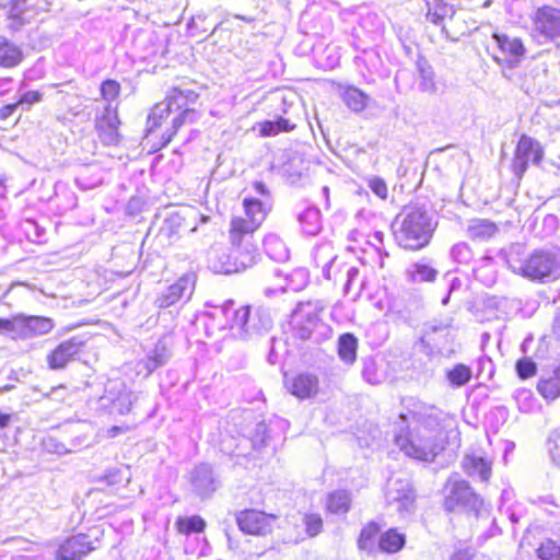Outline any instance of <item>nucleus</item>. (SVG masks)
Here are the masks:
<instances>
[{"instance_id":"obj_1","label":"nucleus","mask_w":560,"mask_h":560,"mask_svg":"<svg viewBox=\"0 0 560 560\" xmlns=\"http://www.w3.org/2000/svg\"><path fill=\"white\" fill-rule=\"evenodd\" d=\"M407 413L399 416L408 430L395 433V444L406 456L433 462L443 451V431L451 420L448 413L434 405L408 398L406 400Z\"/></svg>"},{"instance_id":"obj_2","label":"nucleus","mask_w":560,"mask_h":560,"mask_svg":"<svg viewBox=\"0 0 560 560\" xmlns=\"http://www.w3.org/2000/svg\"><path fill=\"white\" fill-rule=\"evenodd\" d=\"M434 217L424 206H407L395 218L392 229L396 243L409 250L424 248L436 229Z\"/></svg>"},{"instance_id":"obj_3","label":"nucleus","mask_w":560,"mask_h":560,"mask_svg":"<svg viewBox=\"0 0 560 560\" xmlns=\"http://www.w3.org/2000/svg\"><path fill=\"white\" fill-rule=\"evenodd\" d=\"M213 315L224 316L226 320L224 327L231 330L233 337L242 340L260 336L272 327V318L268 310L262 307L252 310L250 306L236 310L232 300L225 301Z\"/></svg>"},{"instance_id":"obj_4","label":"nucleus","mask_w":560,"mask_h":560,"mask_svg":"<svg viewBox=\"0 0 560 560\" xmlns=\"http://www.w3.org/2000/svg\"><path fill=\"white\" fill-rule=\"evenodd\" d=\"M506 261L514 273L530 280L549 282L560 278V256L555 250L538 249L524 260L509 256Z\"/></svg>"},{"instance_id":"obj_5","label":"nucleus","mask_w":560,"mask_h":560,"mask_svg":"<svg viewBox=\"0 0 560 560\" xmlns=\"http://www.w3.org/2000/svg\"><path fill=\"white\" fill-rule=\"evenodd\" d=\"M325 306L322 300L304 301L296 305L291 324L298 338L320 342L330 336L331 329L319 317Z\"/></svg>"},{"instance_id":"obj_6","label":"nucleus","mask_w":560,"mask_h":560,"mask_svg":"<svg viewBox=\"0 0 560 560\" xmlns=\"http://www.w3.org/2000/svg\"><path fill=\"white\" fill-rule=\"evenodd\" d=\"M445 491L444 509L447 512L466 511L474 512L476 515L480 513L482 499L467 481L459 479L457 474L447 479Z\"/></svg>"},{"instance_id":"obj_7","label":"nucleus","mask_w":560,"mask_h":560,"mask_svg":"<svg viewBox=\"0 0 560 560\" xmlns=\"http://www.w3.org/2000/svg\"><path fill=\"white\" fill-rule=\"evenodd\" d=\"M533 36L540 43H553L560 38V9L544 4L530 15Z\"/></svg>"},{"instance_id":"obj_8","label":"nucleus","mask_w":560,"mask_h":560,"mask_svg":"<svg viewBox=\"0 0 560 560\" xmlns=\"http://www.w3.org/2000/svg\"><path fill=\"white\" fill-rule=\"evenodd\" d=\"M47 7L46 0H11L5 12V27L13 33L19 32L35 21Z\"/></svg>"},{"instance_id":"obj_9","label":"nucleus","mask_w":560,"mask_h":560,"mask_svg":"<svg viewBox=\"0 0 560 560\" xmlns=\"http://www.w3.org/2000/svg\"><path fill=\"white\" fill-rule=\"evenodd\" d=\"M230 243L233 260L237 271H244L255 266L259 259V252L254 234L230 226Z\"/></svg>"},{"instance_id":"obj_10","label":"nucleus","mask_w":560,"mask_h":560,"mask_svg":"<svg viewBox=\"0 0 560 560\" xmlns=\"http://www.w3.org/2000/svg\"><path fill=\"white\" fill-rule=\"evenodd\" d=\"M197 275L192 271L180 276L174 283L162 289L155 300L154 305L159 308H167L177 304H185L195 291Z\"/></svg>"},{"instance_id":"obj_11","label":"nucleus","mask_w":560,"mask_h":560,"mask_svg":"<svg viewBox=\"0 0 560 560\" xmlns=\"http://www.w3.org/2000/svg\"><path fill=\"white\" fill-rule=\"evenodd\" d=\"M386 502L393 506L400 517L415 512L416 495L408 479L392 477L387 481Z\"/></svg>"},{"instance_id":"obj_12","label":"nucleus","mask_w":560,"mask_h":560,"mask_svg":"<svg viewBox=\"0 0 560 560\" xmlns=\"http://www.w3.org/2000/svg\"><path fill=\"white\" fill-rule=\"evenodd\" d=\"M544 148L534 138L522 135L516 144L512 160V172L521 179L528 168L529 163L539 165L544 159Z\"/></svg>"},{"instance_id":"obj_13","label":"nucleus","mask_w":560,"mask_h":560,"mask_svg":"<svg viewBox=\"0 0 560 560\" xmlns=\"http://www.w3.org/2000/svg\"><path fill=\"white\" fill-rule=\"evenodd\" d=\"M137 399L138 395L131 392L124 382L113 380L106 383L100 404L103 408H108L112 413L126 415Z\"/></svg>"},{"instance_id":"obj_14","label":"nucleus","mask_w":560,"mask_h":560,"mask_svg":"<svg viewBox=\"0 0 560 560\" xmlns=\"http://www.w3.org/2000/svg\"><path fill=\"white\" fill-rule=\"evenodd\" d=\"M88 342L85 336H73L60 342L48 355L47 364L51 370H62L83 350Z\"/></svg>"},{"instance_id":"obj_15","label":"nucleus","mask_w":560,"mask_h":560,"mask_svg":"<svg viewBox=\"0 0 560 560\" xmlns=\"http://www.w3.org/2000/svg\"><path fill=\"white\" fill-rule=\"evenodd\" d=\"M246 218L236 217L231 220L230 226L242 230L245 233L254 234L266 219L268 208L264 202L256 198H245L243 200Z\"/></svg>"},{"instance_id":"obj_16","label":"nucleus","mask_w":560,"mask_h":560,"mask_svg":"<svg viewBox=\"0 0 560 560\" xmlns=\"http://www.w3.org/2000/svg\"><path fill=\"white\" fill-rule=\"evenodd\" d=\"M100 530L94 528L88 534H78L68 538L58 549V557L62 560H80L96 547L93 545L91 537L97 540Z\"/></svg>"},{"instance_id":"obj_17","label":"nucleus","mask_w":560,"mask_h":560,"mask_svg":"<svg viewBox=\"0 0 560 560\" xmlns=\"http://www.w3.org/2000/svg\"><path fill=\"white\" fill-rule=\"evenodd\" d=\"M276 516L258 510H245L237 517L240 529L250 535H266L271 532Z\"/></svg>"},{"instance_id":"obj_18","label":"nucleus","mask_w":560,"mask_h":560,"mask_svg":"<svg viewBox=\"0 0 560 560\" xmlns=\"http://www.w3.org/2000/svg\"><path fill=\"white\" fill-rule=\"evenodd\" d=\"M493 39L499 49V54L493 57L498 63L515 67L521 62L525 55V47L520 38L494 34Z\"/></svg>"},{"instance_id":"obj_19","label":"nucleus","mask_w":560,"mask_h":560,"mask_svg":"<svg viewBox=\"0 0 560 560\" xmlns=\"http://www.w3.org/2000/svg\"><path fill=\"white\" fill-rule=\"evenodd\" d=\"M120 121L117 110L107 105L102 115L95 119V129L100 140L105 145H115L119 142L120 135L118 132Z\"/></svg>"},{"instance_id":"obj_20","label":"nucleus","mask_w":560,"mask_h":560,"mask_svg":"<svg viewBox=\"0 0 560 560\" xmlns=\"http://www.w3.org/2000/svg\"><path fill=\"white\" fill-rule=\"evenodd\" d=\"M190 483L194 491L201 498L210 497L218 488V480L212 467L208 464H200L194 468L190 472Z\"/></svg>"},{"instance_id":"obj_21","label":"nucleus","mask_w":560,"mask_h":560,"mask_svg":"<svg viewBox=\"0 0 560 560\" xmlns=\"http://www.w3.org/2000/svg\"><path fill=\"white\" fill-rule=\"evenodd\" d=\"M312 258L315 267L322 269V276L326 280H331V269L335 267L338 255L331 243H320L312 250Z\"/></svg>"},{"instance_id":"obj_22","label":"nucleus","mask_w":560,"mask_h":560,"mask_svg":"<svg viewBox=\"0 0 560 560\" xmlns=\"http://www.w3.org/2000/svg\"><path fill=\"white\" fill-rule=\"evenodd\" d=\"M55 327L50 317L22 314V340L47 335Z\"/></svg>"},{"instance_id":"obj_23","label":"nucleus","mask_w":560,"mask_h":560,"mask_svg":"<svg viewBox=\"0 0 560 560\" xmlns=\"http://www.w3.org/2000/svg\"><path fill=\"white\" fill-rule=\"evenodd\" d=\"M296 219L302 231L307 235H316L322 229V215L313 205H300L295 209Z\"/></svg>"},{"instance_id":"obj_24","label":"nucleus","mask_w":560,"mask_h":560,"mask_svg":"<svg viewBox=\"0 0 560 560\" xmlns=\"http://www.w3.org/2000/svg\"><path fill=\"white\" fill-rule=\"evenodd\" d=\"M232 256L231 248L213 247L208 254V267L215 273L238 272Z\"/></svg>"},{"instance_id":"obj_25","label":"nucleus","mask_w":560,"mask_h":560,"mask_svg":"<svg viewBox=\"0 0 560 560\" xmlns=\"http://www.w3.org/2000/svg\"><path fill=\"white\" fill-rule=\"evenodd\" d=\"M288 388L292 395L306 399L317 394L318 378L312 373H301L288 382Z\"/></svg>"},{"instance_id":"obj_26","label":"nucleus","mask_w":560,"mask_h":560,"mask_svg":"<svg viewBox=\"0 0 560 560\" xmlns=\"http://www.w3.org/2000/svg\"><path fill=\"white\" fill-rule=\"evenodd\" d=\"M539 395L547 401L552 402L560 397V365L551 373L542 375L536 385Z\"/></svg>"},{"instance_id":"obj_27","label":"nucleus","mask_w":560,"mask_h":560,"mask_svg":"<svg viewBox=\"0 0 560 560\" xmlns=\"http://www.w3.org/2000/svg\"><path fill=\"white\" fill-rule=\"evenodd\" d=\"M462 467L467 475L479 477L481 481H488L491 476V463L481 456L466 455Z\"/></svg>"},{"instance_id":"obj_28","label":"nucleus","mask_w":560,"mask_h":560,"mask_svg":"<svg viewBox=\"0 0 560 560\" xmlns=\"http://www.w3.org/2000/svg\"><path fill=\"white\" fill-rule=\"evenodd\" d=\"M198 94L190 89L172 88L166 97L173 107V112H182L185 108H191L198 100Z\"/></svg>"},{"instance_id":"obj_29","label":"nucleus","mask_w":560,"mask_h":560,"mask_svg":"<svg viewBox=\"0 0 560 560\" xmlns=\"http://www.w3.org/2000/svg\"><path fill=\"white\" fill-rule=\"evenodd\" d=\"M23 59V52L19 46L5 37L0 36V67H16Z\"/></svg>"},{"instance_id":"obj_30","label":"nucleus","mask_w":560,"mask_h":560,"mask_svg":"<svg viewBox=\"0 0 560 560\" xmlns=\"http://www.w3.org/2000/svg\"><path fill=\"white\" fill-rule=\"evenodd\" d=\"M170 358V352L166 346L162 342H158L155 347L150 350L147 357L139 363V365H143L147 374H151L158 368L164 365Z\"/></svg>"},{"instance_id":"obj_31","label":"nucleus","mask_w":560,"mask_h":560,"mask_svg":"<svg viewBox=\"0 0 560 560\" xmlns=\"http://www.w3.org/2000/svg\"><path fill=\"white\" fill-rule=\"evenodd\" d=\"M358 339L353 334H342L338 339V357L347 365L357 360Z\"/></svg>"},{"instance_id":"obj_32","label":"nucleus","mask_w":560,"mask_h":560,"mask_svg":"<svg viewBox=\"0 0 560 560\" xmlns=\"http://www.w3.org/2000/svg\"><path fill=\"white\" fill-rule=\"evenodd\" d=\"M406 536L396 528H390L383 533L378 539V547L387 553H395L404 548Z\"/></svg>"},{"instance_id":"obj_33","label":"nucleus","mask_w":560,"mask_h":560,"mask_svg":"<svg viewBox=\"0 0 560 560\" xmlns=\"http://www.w3.org/2000/svg\"><path fill=\"white\" fill-rule=\"evenodd\" d=\"M438 270L424 262H415L406 270V277L411 282H433Z\"/></svg>"},{"instance_id":"obj_34","label":"nucleus","mask_w":560,"mask_h":560,"mask_svg":"<svg viewBox=\"0 0 560 560\" xmlns=\"http://www.w3.org/2000/svg\"><path fill=\"white\" fill-rule=\"evenodd\" d=\"M264 248L275 261H285L289 258V250L284 242L276 234H269L265 237Z\"/></svg>"},{"instance_id":"obj_35","label":"nucleus","mask_w":560,"mask_h":560,"mask_svg":"<svg viewBox=\"0 0 560 560\" xmlns=\"http://www.w3.org/2000/svg\"><path fill=\"white\" fill-rule=\"evenodd\" d=\"M196 118L197 113L194 108H185L184 110L178 112V115L173 118L172 128L162 136V145H167L184 124L194 122Z\"/></svg>"},{"instance_id":"obj_36","label":"nucleus","mask_w":560,"mask_h":560,"mask_svg":"<svg viewBox=\"0 0 560 560\" xmlns=\"http://www.w3.org/2000/svg\"><path fill=\"white\" fill-rule=\"evenodd\" d=\"M171 113H173V107L167 97H165V100L158 103L149 114L147 120V132H153V130L160 127L163 119H165Z\"/></svg>"},{"instance_id":"obj_37","label":"nucleus","mask_w":560,"mask_h":560,"mask_svg":"<svg viewBox=\"0 0 560 560\" xmlns=\"http://www.w3.org/2000/svg\"><path fill=\"white\" fill-rule=\"evenodd\" d=\"M342 98L345 104L353 112H362L370 101L368 94L354 86L347 88L342 94Z\"/></svg>"},{"instance_id":"obj_38","label":"nucleus","mask_w":560,"mask_h":560,"mask_svg":"<svg viewBox=\"0 0 560 560\" xmlns=\"http://www.w3.org/2000/svg\"><path fill=\"white\" fill-rule=\"evenodd\" d=\"M351 505L350 494L340 490L330 493L327 498V510L334 514H346Z\"/></svg>"},{"instance_id":"obj_39","label":"nucleus","mask_w":560,"mask_h":560,"mask_svg":"<svg viewBox=\"0 0 560 560\" xmlns=\"http://www.w3.org/2000/svg\"><path fill=\"white\" fill-rule=\"evenodd\" d=\"M185 224V219L177 212L171 213L160 229V236L172 240L178 235Z\"/></svg>"},{"instance_id":"obj_40","label":"nucleus","mask_w":560,"mask_h":560,"mask_svg":"<svg viewBox=\"0 0 560 560\" xmlns=\"http://www.w3.org/2000/svg\"><path fill=\"white\" fill-rule=\"evenodd\" d=\"M472 377L471 369L463 363L456 364L446 372V378L453 387L466 385Z\"/></svg>"},{"instance_id":"obj_41","label":"nucleus","mask_w":560,"mask_h":560,"mask_svg":"<svg viewBox=\"0 0 560 560\" xmlns=\"http://www.w3.org/2000/svg\"><path fill=\"white\" fill-rule=\"evenodd\" d=\"M0 335L13 340L22 339V314L10 318H0Z\"/></svg>"},{"instance_id":"obj_42","label":"nucleus","mask_w":560,"mask_h":560,"mask_svg":"<svg viewBox=\"0 0 560 560\" xmlns=\"http://www.w3.org/2000/svg\"><path fill=\"white\" fill-rule=\"evenodd\" d=\"M177 530L180 534L201 533L206 528L205 520L199 515L178 517L176 521Z\"/></svg>"},{"instance_id":"obj_43","label":"nucleus","mask_w":560,"mask_h":560,"mask_svg":"<svg viewBox=\"0 0 560 560\" xmlns=\"http://www.w3.org/2000/svg\"><path fill=\"white\" fill-rule=\"evenodd\" d=\"M294 128L288 119L278 117L276 120H266L260 124V135L262 137H272L278 135L280 131H290Z\"/></svg>"},{"instance_id":"obj_44","label":"nucleus","mask_w":560,"mask_h":560,"mask_svg":"<svg viewBox=\"0 0 560 560\" xmlns=\"http://www.w3.org/2000/svg\"><path fill=\"white\" fill-rule=\"evenodd\" d=\"M468 232L472 238L486 240L495 234L497 226L488 220H477L469 226Z\"/></svg>"},{"instance_id":"obj_45","label":"nucleus","mask_w":560,"mask_h":560,"mask_svg":"<svg viewBox=\"0 0 560 560\" xmlns=\"http://www.w3.org/2000/svg\"><path fill=\"white\" fill-rule=\"evenodd\" d=\"M339 273H345L343 276V292L345 294H349L351 289L358 284V289L361 290L362 282L359 281V269L354 266H343L342 268H338Z\"/></svg>"},{"instance_id":"obj_46","label":"nucleus","mask_w":560,"mask_h":560,"mask_svg":"<svg viewBox=\"0 0 560 560\" xmlns=\"http://www.w3.org/2000/svg\"><path fill=\"white\" fill-rule=\"evenodd\" d=\"M208 14L206 12H198L192 15L189 22L187 23V27L190 32L191 36H200L208 32Z\"/></svg>"},{"instance_id":"obj_47","label":"nucleus","mask_w":560,"mask_h":560,"mask_svg":"<svg viewBox=\"0 0 560 560\" xmlns=\"http://www.w3.org/2000/svg\"><path fill=\"white\" fill-rule=\"evenodd\" d=\"M536 553L540 560H560V546L553 540L547 539L541 542Z\"/></svg>"},{"instance_id":"obj_48","label":"nucleus","mask_w":560,"mask_h":560,"mask_svg":"<svg viewBox=\"0 0 560 560\" xmlns=\"http://www.w3.org/2000/svg\"><path fill=\"white\" fill-rule=\"evenodd\" d=\"M362 375L370 384H380L384 378L383 373L377 370L375 361L371 358L363 361Z\"/></svg>"},{"instance_id":"obj_49","label":"nucleus","mask_w":560,"mask_h":560,"mask_svg":"<svg viewBox=\"0 0 560 560\" xmlns=\"http://www.w3.org/2000/svg\"><path fill=\"white\" fill-rule=\"evenodd\" d=\"M22 229L26 237L35 243H39L45 234V229L42 228L34 219H25L22 222Z\"/></svg>"},{"instance_id":"obj_50","label":"nucleus","mask_w":560,"mask_h":560,"mask_svg":"<svg viewBox=\"0 0 560 560\" xmlns=\"http://www.w3.org/2000/svg\"><path fill=\"white\" fill-rule=\"evenodd\" d=\"M547 448L551 462L560 467V430L550 433L547 441Z\"/></svg>"},{"instance_id":"obj_51","label":"nucleus","mask_w":560,"mask_h":560,"mask_svg":"<svg viewBox=\"0 0 560 560\" xmlns=\"http://www.w3.org/2000/svg\"><path fill=\"white\" fill-rule=\"evenodd\" d=\"M450 255L458 264H468L472 257L470 247L464 242L455 244L451 248Z\"/></svg>"},{"instance_id":"obj_52","label":"nucleus","mask_w":560,"mask_h":560,"mask_svg":"<svg viewBox=\"0 0 560 560\" xmlns=\"http://www.w3.org/2000/svg\"><path fill=\"white\" fill-rule=\"evenodd\" d=\"M378 532H380V527L377 524H375V523L368 524L361 530V534H360V537L358 540L359 547L360 548H369L373 544V540Z\"/></svg>"},{"instance_id":"obj_53","label":"nucleus","mask_w":560,"mask_h":560,"mask_svg":"<svg viewBox=\"0 0 560 560\" xmlns=\"http://www.w3.org/2000/svg\"><path fill=\"white\" fill-rule=\"evenodd\" d=\"M515 369L517 375L523 380L534 376L537 372V365L530 358H523L518 360Z\"/></svg>"},{"instance_id":"obj_54","label":"nucleus","mask_w":560,"mask_h":560,"mask_svg":"<svg viewBox=\"0 0 560 560\" xmlns=\"http://www.w3.org/2000/svg\"><path fill=\"white\" fill-rule=\"evenodd\" d=\"M308 536L314 537L323 529V520L319 514H306L303 518Z\"/></svg>"},{"instance_id":"obj_55","label":"nucleus","mask_w":560,"mask_h":560,"mask_svg":"<svg viewBox=\"0 0 560 560\" xmlns=\"http://www.w3.org/2000/svg\"><path fill=\"white\" fill-rule=\"evenodd\" d=\"M120 85L115 80H105L101 85V94L104 100L113 101L119 94Z\"/></svg>"},{"instance_id":"obj_56","label":"nucleus","mask_w":560,"mask_h":560,"mask_svg":"<svg viewBox=\"0 0 560 560\" xmlns=\"http://www.w3.org/2000/svg\"><path fill=\"white\" fill-rule=\"evenodd\" d=\"M42 101L43 93H40L39 91H27L20 96L18 104L19 106L30 109L32 105L40 103Z\"/></svg>"},{"instance_id":"obj_57","label":"nucleus","mask_w":560,"mask_h":560,"mask_svg":"<svg viewBox=\"0 0 560 560\" xmlns=\"http://www.w3.org/2000/svg\"><path fill=\"white\" fill-rule=\"evenodd\" d=\"M369 187L377 197H380L382 199L387 198V185L382 178H380V177L371 178L370 183H369Z\"/></svg>"},{"instance_id":"obj_58","label":"nucleus","mask_w":560,"mask_h":560,"mask_svg":"<svg viewBox=\"0 0 560 560\" xmlns=\"http://www.w3.org/2000/svg\"><path fill=\"white\" fill-rule=\"evenodd\" d=\"M515 399L520 405V409L523 411H528L532 408V404L529 400L533 399V394L528 389H520L515 394Z\"/></svg>"},{"instance_id":"obj_59","label":"nucleus","mask_w":560,"mask_h":560,"mask_svg":"<svg viewBox=\"0 0 560 560\" xmlns=\"http://www.w3.org/2000/svg\"><path fill=\"white\" fill-rule=\"evenodd\" d=\"M442 12L435 10L434 12L429 11L427 19L434 25H441L446 14V8L440 9Z\"/></svg>"},{"instance_id":"obj_60","label":"nucleus","mask_w":560,"mask_h":560,"mask_svg":"<svg viewBox=\"0 0 560 560\" xmlns=\"http://www.w3.org/2000/svg\"><path fill=\"white\" fill-rule=\"evenodd\" d=\"M18 107H19L18 102L2 106L0 108V119L5 120L9 117H11Z\"/></svg>"},{"instance_id":"obj_61","label":"nucleus","mask_w":560,"mask_h":560,"mask_svg":"<svg viewBox=\"0 0 560 560\" xmlns=\"http://www.w3.org/2000/svg\"><path fill=\"white\" fill-rule=\"evenodd\" d=\"M470 9H479V8H488L490 7L492 0H460Z\"/></svg>"},{"instance_id":"obj_62","label":"nucleus","mask_w":560,"mask_h":560,"mask_svg":"<svg viewBox=\"0 0 560 560\" xmlns=\"http://www.w3.org/2000/svg\"><path fill=\"white\" fill-rule=\"evenodd\" d=\"M105 480L108 485H115L122 480L121 471L119 469H115L113 471H108L105 476Z\"/></svg>"},{"instance_id":"obj_63","label":"nucleus","mask_w":560,"mask_h":560,"mask_svg":"<svg viewBox=\"0 0 560 560\" xmlns=\"http://www.w3.org/2000/svg\"><path fill=\"white\" fill-rule=\"evenodd\" d=\"M451 560H472V553L468 549L457 550L453 553Z\"/></svg>"},{"instance_id":"obj_64","label":"nucleus","mask_w":560,"mask_h":560,"mask_svg":"<svg viewBox=\"0 0 560 560\" xmlns=\"http://www.w3.org/2000/svg\"><path fill=\"white\" fill-rule=\"evenodd\" d=\"M253 188H254L255 192L260 195V196H268L269 195V190H268L267 186L262 182H255L253 184Z\"/></svg>"}]
</instances>
